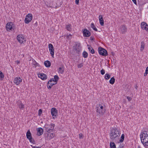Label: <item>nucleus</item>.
Here are the masks:
<instances>
[{
  "mask_svg": "<svg viewBox=\"0 0 148 148\" xmlns=\"http://www.w3.org/2000/svg\"><path fill=\"white\" fill-rule=\"evenodd\" d=\"M55 126V125L54 124L51 123L50 125V128L46 130L45 136L47 140H49L54 137L55 134L53 132L54 130Z\"/></svg>",
  "mask_w": 148,
  "mask_h": 148,
  "instance_id": "nucleus-1",
  "label": "nucleus"
},
{
  "mask_svg": "<svg viewBox=\"0 0 148 148\" xmlns=\"http://www.w3.org/2000/svg\"><path fill=\"white\" fill-rule=\"evenodd\" d=\"M121 134L120 132L116 127H113L110 130V138L112 141H114L117 139Z\"/></svg>",
  "mask_w": 148,
  "mask_h": 148,
  "instance_id": "nucleus-2",
  "label": "nucleus"
},
{
  "mask_svg": "<svg viewBox=\"0 0 148 148\" xmlns=\"http://www.w3.org/2000/svg\"><path fill=\"white\" fill-rule=\"evenodd\" d=\"M141 142L145 146H148V132H142L140 135Z\"/></svg>",
  "mask_w": 148,
  "mask_h": 148,
  "instance_id": "nucleus-3",
  "label": "nucleus"
},
{
  "mask_svg": "<svg viewBox=\"0 0 148 148\" xmlns=\"http://www.w3.org/2000/svg\"><path fill=\"white\" fill-rule=\"evenodd\" d=\"M82 47L80 43L77 42H75V45L73 47V50L76 51V53L78 54H79L81 50Z\"/></svg>",
  "mask_w": 148,
  "mask_h": 148,
  "instance_id": "nucleus-4",
  "label": "nucleus"
},
{
  "mask_svg": "<svg viewBox=\"0 0 148 148\" xmlns=\"http://www.w3.org/2000/svg\"><path fill=\"white\" fill-rule=\"evenodd\" d=\"M98 52L102 56H106L108 55L107 51L101 47L98 48Z\"/></svg>",
  "mask_w": 148,
  "mask_h": 148,
  "instance_id": "nucleus-5",
  "label": "nucleus"
},
{
  "mask_svg": "<svg viewBox=\"0 0 148 148\" xmlns=\"http://www.w3.org/2000/svg\"><path fill=\"white\" fill-rule=\"evenodd\" d=\"M54 82V79L53 78H52L50 79L49 81L48 82L47 85V87L48 88V89H50L52 87L53 85H54L57 83H56V82H55V83H54L53 82Z\"/></svg>",
  "mask_w": 148,
  "mask_h": 148,
  "instance_id": "nucleus-6",
  "label": "nucleus"
},
{
  "mask_svg": "<svg viewBox=\"0 0 148 148\" xmlns=\"http://www.w3.org/2000/svg\"><path fill=\"white\" fill-rule=\"evenodd\" d=\"M17 40L21 43H24L26 42L25 39L22 35L19 34L17 37Z\"/></svg>",
  "mask_w": 148,
  "mask_h": 148,
  "instance_id": "nucleus-7",
  "label": "nucleus"
},
{
  "mask_svg": "<svg viewBox=\"0 0 148 148\" xmlns=\"http://www.w3.org/2000/svg\"><path fill=\"white\" fill-rule=\"evenodd\" d=\"M32 19V16L31 14H28L25 18V22L26 23L28 24L30 22Z\"/></svg>",
  "mask_w": 148,
  "mask_h": 148,
  "instance_id": "nucleus-8",
  "label": "nucleus"
},
{
  "mask_svg": "<svg viewBox=\"0 0 148 148\" xmlns=\"http://www.w3.org/2000/svg\"><path fill=\"white\" fill-rule=\"evenodd\" d=\"M98 108V106L97 105L96 107V111L97 113V116H100L101 115H103L104 113V111H103L100 108L99 109Z\"/></svg>",
  "mask_w": 148,
  "mask_h": 148,
  "instance_id": "nucleus-9",
  "label": "nucleus"
},
{
  "mask_svg": "<svg viewBox=\"0 0 148 148\" xmlns=\"http://www.w3.org/2000/svg\"><path fill=\"white\" fill-rule=\"evenodd\" d=\"M48 47L50 54L52 57H53L54 53V48L53 45L51 44H49Z\"/></svg>",
  "mask_w": 148,
  "mask_h": 148,
  "instance_id": "nucleus-10",
  "label": "nucleus"
},
{
  "mask_svg": "<svg viewBox=\"0 0 148 148\" xmlns=\"http://www.w3.org/2000/svg\"><path fill=\"white\" fill-rule=\"evenodd\" d=\"M82 33L84 37H88L91 35L90 32L86 29H83Z\"/></svg>",
  "mask_w": 148,
  "mask_h": 148,
  "instance_id": "nucleus-11",
  "label": "nucleus"
},
{
  "mask_svg": "<svg viewBox=\"0 0 148 148\" xmlns=\"http://www.w3.org/2000/svg\"><path fill=\"white\" fill-rule=\"evenodd\" d=\"M141 27L142 29H145L148 32V25L145 22H142L141 23Z\"/></svg>",
  "mask_w": 148,
  "mask_h": 148,
  "instance_id": "nucleus-12",
  "label": "nucleus"
},
{
  "mask_svg": "<svg viewBox=\"0 0 148 148\" xmlns=\"http://www.w3.org/2000/svg\"><path fill=\"white\" fill-rule=\"evenodd\" d=\"M51 112L53 116H56L57 115L58 110L56 108H53L51 109Z\"/></svg>",
  "mask_w": 148,
  "mask_h": 148,
  "instance_id": "nucleus-13",
  "label": "nucleus"
},
{
  "mask_svg": "<svg viewBox=\"0 0 148 148\" xmlns=\"http://www.w3.org/2000/svg\"><path fill=\"white\" fill-rule=\"evenodd\" d=\"M38 77L43 80L46 79L47 77V75L44 73L39 74H38Z\"/></svg>",
  "mask_w": 148,
  "mask_h": 148,
  "instance_id": "nucleus-14",
  "label": "nucleus"
},
{
  "mask_svg": "<svg viewBox=\"0 0 148 148\" xmlns=\"http://www.w3.org/2000/svg\"><path fill=\"white\" fill-rule=\"evenodd\" d=\"M17 103L18 107L20 109H23L24 108V105L22 103L21 101L20 100H18V101H17Z\"/></svg>",
  "mask_w": 148,
  "mask_h": 148,
  "instance_id": "nucleus-15",
  "label": "nucleus"
},
{
  "mask_svg": "<svg viewBox=\"0 0 148 148\" xmlns=\"http://www.w3.org/2000/svg\"><path fill=\"white\" fill-rule=\"evenodd\" d=\"M22 81V79L19 77H16L14 79V83L16 85L19 84Z\"/></svg>",
  "mask_w": 148,
  "mask_h": 148,
  "instance_id": "nucleus-16",
  "label": "nucleus"
},
{
  "mask_svg": "<svg viewBox=\"0 0 148 148\" xmlns=\"http://www.w3.org/2000/svg\"><path fill=\"white\" fill-rule=\"evenodd\" d=\"M13 25V23L12 22L8 23L6 26V28L7 30H8V29L9 30H11L12 28V25Z\"/></svg>",
  "mask_w": 148,
  "mask_h": 148,
  "instance_id": "nucleus-17",
  "label": "nucleus"
},
{
  "mask_svg": "<svg viewBox=\"0 0 148 148\" xmlns=\"http://www.w3.org/2000/svg\"><path fill=\"white\" fill-rule=\"evenodd\" d=\"M127 29L125 25H123L121 28V33L123 34L126 32Z\"/></svg>",
  "mask_w": 148,
  "mask_h": 148,
  "instance_id": "nucleus-18",
  "label": "nucleus"
},
{
  "mask_svg": "<svg viewBox=\"0 0 148 148\" xmlns=\"http://www.w3.org/2000/svg\"><path fill=\"white\" fill-rule=\"evenodd\" d=\"M38 135V136L41 135L43 133V129L42 127H39L37 129Z\"/></svg>",
  "mask_w": 148,
  "mask_h": 148,
  "instance_id": "nucleus-19",
  "label": "nucleus"
},
{
  "mask_svg": "<svg viewBox=\"0 0 148 148\" xmlns=\"http://www.w3.org/2000/svg\"><path fill=\"white\" fill-rule=\"evenodd\" d=\"M99 18L100 25L101 26H103L104 21L102 17V16L101 15H100L99 16Z\"/></svg>",
  "mask_w": 148,
  "mask_h": 148,
  "instance_id": "nucleus-20",
  "label": "nucleus"
},
{
  "mask_svg": "<svg viewBox=\"0 0 148 148\" xmlns=\"http://www.w3.org/2000/svg\"><path fill=\"white\" fill-rule=\"evenodd\" d=\"M44 64L46 67H49L51 65V63L49 61L47 60L45 62Z\"/></svg>",
  "mask_w": 148,
  "mask_h": 148,
  "instance_id": "nucleus-21",
  "label": "nucleus"
},
{
  "mask_svg": "<svg viewBox=\"0 0 148 148\" xmlns=\"http://www.w3.org/2000/svg\"><path fill=\"white\" fill-rule=\"evenodd\" d=\"M88 49L90 52L92 54H94L95 53V51L90 46L88 45Z\"/></svg>",
  "mask_w": 148,
  "mask_h": 148,
  "instance_id": "nucleus-22",
  "label": "nucleus"
},
{
  "mask_svg": "<svg viewBox=\"0 0 148 148\" xmlns=\"http://www.w3.org/2000/svg\"><path fill=\"white\" fill-rule=\"evenodd\" d=\"M26 137L27 139L32 137L31 134L29 130H28L26 133Z\"/></svg>",
  "mask_w": 148,
  "mask_h": 148,
  "instance_id": "nucleus-23",
  "label": "nucleus"
},
{
  "mask_svg": "<svg viewBox=\"0 0 148 148\" xmlns=\"http://www.w3.org/2000/svg\"><path fill=\"white\" fill-rule=\"evenodd\" d=\"M58 72L61 74H62L64 72V68L63 66H62L59 68L58 70Z\"/></svg>",
  "mask_w": 148,
  "mask_h": 148,
  "instance_id": "nucleus-24",
  "label": "nucleus"
},
{
  "mask_svg": "<svg viewBox=\"0 0 148 148\" xmlns=\"http://www.w3.org/2000/svg\"><path fill=\"white\" fill-rule=\"evenodd\" d=\"M115 81V79L114 77V76L110 78V79L109 81V82L111 84H113L114 83Z\"/></svg>",
  "mask_w": 148,
  "mask_h": 148,
  "instance_id": "nucleus-25",
  "label": "nucleus"
},
{
  "mask_svg": "<svg viewBox=\"0 0 148 148\" xmlns=\"http://www.w3.org/2000/svg\"><path fill=\"white\" fill-rule=\"evenodd\" d=\"M110 148H116L115 144L113 142H111L110 143Z\"/></svg>",
  "mask_w": 148,
  "mask_h": 148,
  "instance_id": "nucleus-26",
  "label": "nucleus"
},
{
  "mask_svg": "<svg viewBox=\"0 0 148 148\" xmlns=\"http://www.w3.org/2000/svg\"><path fill=\"white\" fill-rule=\"evenodd\" d=\"M141 45L140 50L141 51H142L144 49V48L145 45V42H144L142 41L141 42Z\"/></svg>",
  "mask_w": 148,
  "mask_h": 148,
  "instance_id": "nucleus-27",
  "label": "nucleus"
},
{
  "mask_svg": "<svg viewBox=\"0 0 148 148\" xmlns=\"http://www.w3.org/2000/svg\"><path fill=\"white\" fill-rule=\"evenodd\" d=\"M98 106V108H99V109L100 108L103 111L105 112V109L103 108V105H101V104H99L98 105H97Z\"/></svg>",
  "mask_w": 148,
  "mask_h": 148,
  "instance_id": "nucleus-28",
  "label": "nucleus"
},
{
  "mask_svg": "<svg viewBox=\"0 0 148 148\" xmlns=\"http://www.w3.org/2000/svg\"><path fill=\"white\" fill-rule=\"evenodd\" d=\"M91 27L95 31H97V29L96 28L94 23H92L90 25Z\"/></svg>",
  "mask_w": 148,
  "mask_h": 148,
  "instance_id": "nucleus-29",
  "label": "nucleus"
},
{
  "mask_svg": "<svg viewBox=\"0 0 148 148\" xmlns=\"http://www.w3.org/2000/svg\"><path fill=\"white\" fill-rule=\"evenodd\" d=\"M54 82H56V83H57L58 81L59 77L57 75H55L54 77Z\"/></svg>",
  "mask_w": 148,
  "mask_h": 148,
  "instance_id": "nucleus-30",
  "label": "nucleus"
},
{
  "mask_svg": "<svg viewBox=\"0 0 148 148\" xmlns=\"http://www.w3.org/2000/svg\"><path fill=\"white\" fill-rule=\"evenodd\" d=\"M71 24L67 25H66V29L68 31H70L71 29Z\"/></svg>",
  "mask_w": 148,
  "mask_h": 148,
  "instance_id": "nucleus-31",
  "label": "nucleus"
},
{
  "mask_svg": "<svg viewBox=\"0 0 148 148\" xmlns=\"http://www.w3.org/2000/svg\"><path fill=\"white\" fill-rule=\"evenodd\" d=\"M110 78V75L108 73H106L104 76V78L106 80L109 79Z\"/></svg>",
  "mask_w": 148,
  "mask_h": 148,
  "instance_id": "nucleus-32",
  "label": "nucleus"
},
{
  "mask_svg": "<svg viewBox=\"0 0 148 148\" xmlns=\"http://www.w3.org/2000/svg\"><path fill=\"white\" fill-rule=\"evenodd\" d=\"M28 139L29 140L30 143L33 144H35V140L32 137L29 138Z\"/></svg>",
  "mask_w": 148,
  "mask_h": 148,
  "instance_id": "nucleus-33",
  "label": "nucleus"
},
{
  "mask_svg": "<svg viewBox=\"0 0 148 148\" xmlns=\"http://www.w3.org/2000/svg\"><path fill=\"white\" fill-rule=\"evenodd\" d=\"M88 54L87 52L85 51H84L82 53L83 56L85 58H87L88 57Z\"/></svg>",
  "mask_w": 148,
  "mask_h": 148,
  "instance_id": "nucleus-34",
  "label": "nucleus"
},
{
  "mask_svg": "<svg viewBox=\"0 0 148 148\" xmlns=\"http://www.w3.org/2000/svg\"><path fill=\"white\" fill-rule=\"evenodd\" d=\"M125 138V135L124 134H122L121 137V139L119 140L120 142L122 143L123 142Z\"/></svg>",
  "mask_w": 148,
  "mask_h": 148,
  "instance_id": "nucleus-35",
  "label": "nucleus"
},
{
  "mask_svg": "<svg viewBox=\"0 0 148 148\" xmlns=\"http://www.w3.org/2000/svg\"><path fill=\"white\" fill-rule=\"evenodd\" d=\"M4 77V75L3 73L0 71V79L1 80H2Z\"/></svg>",
  "mask_w": 148,
  "mask_h": 148,
  "instance_id": "nucleus-36",
  "label": "nucleus"
},
{
  "mask_svg": "<svg viewBox=\"0 0 148 148\" xmlns=\"http://www.w3.org/2000/svg\"><path fill=\"white\" fill-rule=\"evenodd\" d=\"M72 35L69 34L66 36V38L68 39H71V38Z\"/></svg>",
  "mask_w": 148,
  "mask_h": 148,
  "instance_id": "nucleus-37",
  "label": "nucleus"
},
{
  "mask_svg": "<svg viewBox=\"0 0 148 148\" xmlns=\"http://www.w3.org/2000/svg\"><path fill=\"white\" fill-rule=\"evenodd\" d=\"M84 138V136L82 133H80L79 134V138L80 139L83 138Z\"/></svg>",
  "mask_w": 148,
  "mask_h": 148,
  "instance_id": "nucleus-38",
  "label": "nucleus"
},
{
  "mask_svg": "<svg viewBox=\"0 0 148 148\" xmlns=\"http://www.w3.org/2000/svg\"><path fill=\"white\" fill-rule=\"evenodd\" d=\"M100 72L101 75H103L105 73V71L103 69H102L101 70Z\"/></svg>",
  "mask_w": 148,
  "mask_h": 148,
  "instance_id": "nucleus-39",
  "label": "nucleus"
},
{
  "mask_svg": "<svg viewBox=\"0 0 148 148\" xmlns=\"http://www.w3.org/2000/svg\"><path fill=\"white\" fill-rule=\"evenodd\" d=\"M83 66L82 63H80L77 65V67L79 68H81Z\"/></svg>",
  "mask_w": 148,
  "mask_h": 148,
  "instance_id": "nucleus-40",
  "label": "nucleus"
},
{
  "mask_svg": "<svg viewBox=\"0 0 148 148\" xmlns=\"http://www.w3.org/2000/svg\"><path fill=\"white\" fill-rule=\"evenodd\" d=\"M42 110L40 109L38 110V115L40 116L41 114L42 113Z\"/></svg>",
  "mask_w": 148,
  "mask_h": 148,
  "instance_id": "nucleus-41",
  "label": "nucleus"
},
{
  "mask_svg": "<svg viewBox=\"0 0 148 148\" xmlns=\"http://www.w3.org/2000/svg\"><path fill=\"white\" fill-rule=\"evenodd\" d=\"M33 63L34 66H36L38 65V64L35 61H34V62H33Z\"/></svg>",
  "mask_w": 148,
  "mask_h": 148,
  "instance_id": "nucleus-42",
  "label": "nucleus"
},
{
  "mask_svg": "<svg viewBox=\"0 0 148 148\" xmlns=\"http://www.w3.org/2000/svg\"><path fill=\"white\" fill-rule=\"evenodd\" d=\"M79 0H75V3L76 4L78 5L79 4Z\"/></svg>",
  "mask_w": 148,
  "mask_h": 148,
  "instance_id": "nucleus-43",
  "label": "nucleus"
},
{
  "mask_svg": "<svg viewBox=\"0 0 148 148\" xmlns=\"http://www.w3.org/2000/svg\"><path fill=\"white\" fill-rule=\"evenodd\" d=\"M127 99H128V101H130L131 100V98L130 97H129L128 96H127Z\"/></svg>",
  "mask_w": 148,
  "mask_h": 148,
  "instance_id": "nucleus-44",
  "label": "nucleus"
},
{
  "mask_svg": "<svg viewBox=\"0 0 148 148\" xmlns=\"http://www.w3.org/2000/svg\"><path fill=\"white\" fill-rule=\"evenodd\" d=\"M31 146L32 148H40V147H36V146H32V145H31Z\"/></svg>",
  "mask_w": 148,
  "mask_h": 148,
  "instance_id": "nucleus-45",
  "label": "nucleus"
},
{
  "mask_svg": "<svg viewBox=\"0 0 148 148\" xmlns=\"http://www.w3.org/2000/svg\"><path fill=\"white\" fill-rule=\"evenodd\" d=\"M94 39V38L93 36H91L90 37V40H93Z\"/></svg>",
  "mask_w": 148,
  "mask_h": 148,
  "instance_id": "nucleus-46",
  "label": "nucleus"
},
{
  "mask_svg": "<svg viewBox=\"0 0 148 148\" xmlns=\"http://www.w3.org/2000/svg\"><path fill=\"white\" fill-rule=\"evenodd\" d=\"M132 1L136 5L137 2L136 0H132Z\"/></svg>",
  "mask_w": 148,
  "mask_h": 148,
  "instance_id": "nucleus-47",
  "label": "nucleus"
},
{
  "mask_svg": "<svg viewBox=\"0 0 148 148\" xmlns=\"http://www.w3.org/2000/svg\"><path fill=\"white\" fill-rule=\"evenodd\" d=\"M123 146L121 144L119 145V146L118 148H123Z\"/></svg>",
  "mask_w": 148,
  "mask_h": 148,
  "instance_id": "nucleus-48",
  "label": "nucleus"
},
{
  "mask_svg": "<svg viewBox=\"0 0 148 148\" xmlns=\"http://www.w3.org/2000/svg\"><path fill=\"white\" fill-rule=\"evenodd\" d=\"M148 74V73L147 72H145V73L144 74V75L145 76H146L147 75V74Z\"/></svg>",
  "mask_w": 148,
  "mask_h": 148,
  "instance_id": "nucleus-49",
  "label": "nucleus"
},
{
  "mask_svg": "<svg viewBox=\"0 0 148 148\" xmlns=\"http://www.w3.org/2000/svg\"><path fill=\"white\" fill-rule=\"evenodd\" d=\"M145 71L148 73V66L146 68Z\"/></svg>",
  "mask_w": 148,
  "mask_h": 148,
  "instance_id": "nucleus-50",
  "label": "nucleus"
},
{
  "mask_svg": "<svg viewBox=\"0 0 148 148\" xmlns=\"http://www.w3.org/2000/svg\"><path fill=\"white\" fill-rule=\"evenodd\" d=\"M16 62L17 64H18L20 62V61L18 60H17Z\"/></svg>",
  "mask_w": 148,
  "mask_h": 148,
  "instance_id": "nucleus-51",
  "label": "nucleus"
},
{
  "mask_svg": "<svg viewBox=\"0 0 148 148\" xmlns=\"http://www.w3.org/2000/svg\"><path fill=\"white\" fill-rule=\"evenodd\" d=\"M137 148H140V146H138V147Z\"/></svg>",
  "mask_w": 148,
  "mask_h": 148,
  "instance_id": "nucleus-52",
  "label": "nucleus"
},
{
  "mask_svg": "<svg viewBox=\"0 0 148 148\" xmlns=\"http://www.w3.org/2000/svg\"><path fill=\"white\" fill-rule=\"evenodd\" d=\"M37 22H36V23H35V25H37Z\"/></svg>",
  "mask_w": 148,
  "mask_h": 148,
  "instance_id": "nucleus-53",
  "label": "nucleus"
},
{
  "mask_svg": "<svg viewBox=\"0 0 148 148\" xmlns=\"http://www.w3.org/2000/svg\"><path fill=\"white\" fill-rule=\"evenodd\" d=\"M56 8H57V6H56Z\"/></svg>",
  "mask_w": 148,
  "mask_h": 148,
  "instance_id": "nucleus-54",
  "label": "nucleus"
}]
</instances>
